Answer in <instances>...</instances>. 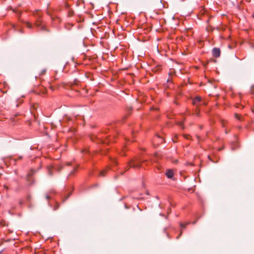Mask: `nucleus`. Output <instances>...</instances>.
<instances>
[{
  "instance_id": "obj_1",
  "label": "nucleus",
  "mask_w": 254,
  "mask_h": 254,
  "mask_svg": "<svg viewBox=\"0 0 254 254\" xmlns=\"http://www.w3.org/2000/svg\"><path fill=\"white\" fill-rule=\"evenodd\" d=\"M34 15L35 16H37V20L35 22V26L38 27L41 26V29L42 30H45V26L44 25H42L41 21L40 20V17L41 16L40 12L39 11L37 10V11L34 12Z\"/></svg>"
},
{
  "instance_id": "obj_2",
  "label": "nucleus",
  "mask_w": 254,
  "mask_h": 254,
  "mask_svg": "<svg viewBox=\"0 0 254 254\" xmlns=\"http://www.w3.org/2000/svg\"><path fill=\"white\" fill-rule=\"evenodd\" d=\"M142 161L135 159L131 160L128 163V166L129 167H132L133 168H138L141 166V163Z\"/></svg>"
},
{
  "instance_id": "obj_3",
  "label": "nucleus",
  "mask_w": 254,
  "mask_h": 254,
  "mask_svg": "<svg viewBox=\"0 0 254 254\" xmlns=\"http://www.w3.org/2000/svg\"><path fill=\"white\" fill-rule=\"evenodd\" d=\"M212 55L214 57L217 58L220 55V50L219 48H214L212 50Z\"/></svg>"
},
{
  "instance_id": "obj_4",
  "label": "nucleus",
  "mask_w": 254,
  "mask_h": 254,
  "mask_svg": "<svg viewBox=\"0 0 254 254\" xmlns=\"http://www.w3.org/2000/svg\"><path fill=\"white\" fill-rule=\"evenodd\" d=\"M166 175L167 176V177L169 179L172 178L174 173L172 170H167V172L166 173Z\"/></svg>"
},
{
  "instance_id": "obj_5",
  "label": "nucleus",
  "mask_w": 254,
  "mask_h": 254,
  "mask_svg": "<svg viewBox=\"0 0 254 254\" xmlns=\"http://www.w3.org/2000/svg\"><path fill=\"white\" fill-rule=\"evenodd\" d=\"M201 101V98L199 96H197L193 100V101H192V104L194 105H197V103H199Z\"/></svg>"
},
{
  "instance_id": "obj_6",
  "label": "nucleus",
  "mask_w": 254,
  "mask_h": 254,
  "mask_svg": "<svg viewBox=\"0 0 254 254\" xmlns=\"http://www.w3.org/2000/svg\"><path fill=\"white\" fill-rule=\"evenodd\" d=\"M53 167L52 166L49 167L48 169V173L49 175H52V170L53 169Z\"/></svg>"
},
{
  "instance_id": "obj_7",
  "label": "nucleus",
  "mask_w": 254,
  "mask_h": 254,
  "mask_svg": "<svg viewBox=\"0 0 254 254\" xmlns=\"http://www.w3.org/2000/svg\"><path fill=\"white\" fill-rule=\"evenodd\" d=\"M238 146V144L237 142L234 143L232 145V149H235L237 146Z\"/></svg>"
},
{
  "instance_id": "obj_8",
  "label": "nucleus",
  "mask_w": 254,
  "mask_h": 254,
  "mask_svg": "<svg viewBox=\"0 0 254 254\" xmlns=\"http://www.w3.org/2000/svg\"><path fill=\"white\" fill-rule=\"evenodd\" d=\"M25 24H26V26L27 27H28L29 28H31L32 27V24L30 23H29L28 22H26Z\"/></svg>"
},
{
  "instance_id": "obj_9",
  "label": "nucleus",
  "mask_w": 254,
  "mask_h": 254,
  "mask_svg": "<svg viewBox=\"0 0 254 254\" xmlns=\"http://www.w3.org/2000/svg\"><path fill=\"white\" fill-rule=\"evenodd\" d=\"M235 118L239 120H240V115L238 114H235Z\"/></svg>"
},
{
  "instance_id": "obj_10",
  "label": "nucleus",
  "mask_w": 254,
  "mask_h": 254,
  "mask_svg": "<svg viewBox=\"0 0 254 254\" xmlns=\"http://www.w3.org/2000/svg\"><path fill=\"white\" fill-rule=\"evenodd\" d=\"M100 176H105V171H102L100 173Z\"/></svg>"
},
{
  "instance_id": "obj_11",
  "label": "nucleus",
  "mask_w": 254,
  "mask_h": 254,
  "mask_svg": "<svg viewBox=\"0 0 254 254\" xmlns=\"http://www.w3.org/2000/svg\"><path fill=\"white\" fill-rule=\"evenodd\" d=\"M188 224V223H187V224H186L184 225V224H183V223H181V227H182V228H185L186 225H187Z\"/></svg>"
},
{
  "instance_id": "obj_12",
  "label": "nucleus",
  "mask_w": 254,
  "mask_h": 254,
  "mask_svg": "<svg viewBox=\"0 0 254 254\" xmlns=\"http://www.w3.org/2000/svg\"><path fill=\"white\" fill-rule=\"evenodd\" d=\"M222 126L223 127H225V122L224 121H222Z\"/></svg>"
},
{
  "instance_id": "obj_13",
  "label": "nucleus",
  "mask_w": 254,
  "mask_h": 254,
  "mask_svg": "<svg viewBox=\"0 0 254 254\" xmlns=\"http://www.w3.org/2000/svg\"><path fill=\"white\" fill-rule=\"evenodd\" d=\"M179 125L180 126H181L182 127H183V123H182V122H180V123H179Z\"/></svg>"
},
{
  "instance_id": "obj_14",
  "label": "nucleus",
  "mask_w": 254,
  "mask_h": 254,
  "mask_svg": "<svg viewBox=\"0 0 254 254\" xmlns=\"http://www.w3.org/2000/svg\"><path fill=\"white\" fill-rule=\"evenodd\" d=\"M185 137L187 138V139H190V135H186L185 136Z\"/></svg>"
},
{
  "instance_id": "obj_15",
  "label": "nucleus",
  "mask_w": 254,
  "mask_h": 254,
  "mask_svg": "<svg viewBox=\"0 0 254 254\" xmlns=\"http://www.w3.org/2000/svg\"><path fill=\"white\" fill-rule=\"evenodd\" d=\"M76 169H77V168H75L74 169V170H73V171L71 172V173H70V174H69V175H72V174L73 173V171H75Z\"/></svg>"
},
{
  "instance_id": "obj_16",
  "label": "nucleus",
  "mask_w": 254,
  "mask_h": 254,
  "mask_svg": "<svg viewBox=\"0 0 254 254\" xmlns=\"http://www.w3.org/2000/svg\"><path fill=\"white\" fill-rule=\"evenodd\" d=\"M50 196H49V195H46V198H47V199H48H48H50Z\"/></svg>"
},
{
  "instance_id": "obj_17",
  "label": "nucleus",
  "mask_w": 254,
  "mask_h": 254,
  "mask_svg": "<svg viewBox=\"0 0 254 254\" xmlns=\"http://www.w3.org/2000/svg\"><path fill=\"white\" fill-rule=\"evenodd\" d=\"M208 159H209L210 161H211L212 162H215L214 161H213L211 160V158L210 157V156H208Z\"/></svg>"
},
{
  "instance_id": "obj_18",
  "label": "nucleus",
  "mask_w": 254,
  "mask_h": 254,
  "mask_svg": "<svg viewBox=\"0 0 254 254\" xmlns=\"http://www.w3.org/2000/svg\"><path fill=\"white\" fill-rule=\"evenodd\" d=\"M83 152H87V151L86 150H83Z\"/></svg>"
},
{
  "instance_id": "obj_19",
  "label": "nucleus",
  "mask_w": 254,
  "mask_h": 254,
  "mask_svg": "<svg viewBox=\"0 0 254 254\" xmlns=\"http://www.w3.org/2000/svg\"><path fill=\"white\" fill-rule=\"evenodd\" d=\"M225 132H226V133H228V131H227V130H225Z\"/></svg>"
},
{
  "instance_id": "obj_20",
  "label": "nucleus",
  "mask_w": 254,
  "mask_h": 254,
  "mask_svg": "<svg viewBox=\"0 0 254 254\" xmlns=\"http://www.w3.org/2000/svg\"><path fill=\"white\" fill-rule=\"evenodd\" d=\"M196 115L198 116V113H196Z\"/></svg>"
}]
</instances>
